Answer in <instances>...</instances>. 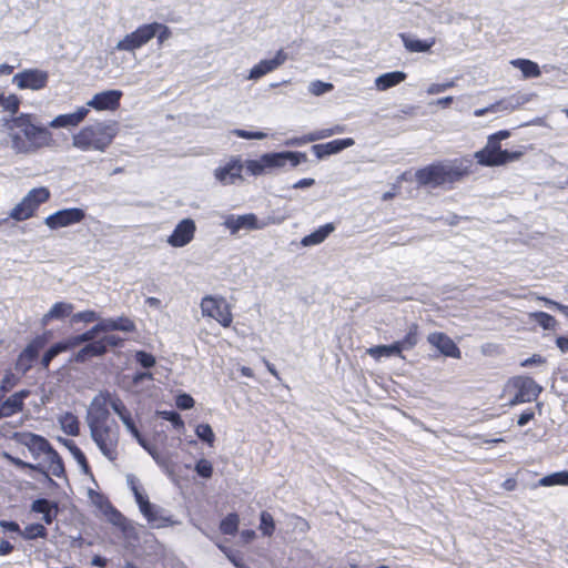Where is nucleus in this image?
Masks as SVG:
<instances>
[{
    "label": "nucleus",
    "instance_id": "nucleus-51",
    "mask_svg": "<svg viewBox=\"0 0 568 568\" xmlns=\"http://www.w3.org/2000/svg\"><path fill=\"white\" fill-rule=\"evenodd\" d=\"M257 226V219L254 214H246L239 216L234 224V230H240L243 227L246 229H255Z\"/></svg>",
    "mask_w": 568,
    "mask_h": 568
},
{
    "label": "nucleus",
    "instance_id": "nucleus-28",
    "mask_svg": "<svg viewBox=\"0 0 568 568\" xmlns=\"http://www.w3.org/2000/svg\"><path fill=\"white\" fill-rule=\"evenodd\" d=\"M73 304L67 302H57L41 320L42 325H48L53 320H63L72 315Z\"/></svg>",
    "mask_w": 568,
    "mask_h": 568
},
{
    "label": "nucleus",
    "instance_id": "nucleus-14",
    "mask_svg": "<svg viewBox=\"0 0 568 568\" xmlns=\"http://www.w3.org/2000/svg\"><path fill=\"white\" fill-rule=\"evenodd\" d=\"M110 393H101L95 396L88 412L89 428L109 424L110 412L108 409Z\"/></svg>",
    "mask_w": 568,
    "mask_h": 568
},
{
    "label": "nucleus",
    "instance_id": "nucleus-2",
    "mask_svg": "<svg viewBox=\"0 0 568 568\" xmlns=\"http://www.w3.org/2000/svg\"><path fill=\"white\" fill-rule=\"evenodd\" d=\"M119 132L115 121H95L72 135V145L81 151L105 152Z\"/></svg>",
    "mask_w": 568,
    "mask_h": 568
},
{
    "label": "nucleus",
    "instance_id": "nucleus-37",
    "mask_svg": "<svg viewBox=\"0 0 568 568\" xmlns=\"http://www.w3.org/2000/svg\"><path fill=\"white\" fill-rule=\"evenodd\" d=\"M62 430L69 436H78L80 434V423L75 415L65 413L60 417Z\"/></svg>",
    "mask_w": 568,
    "mask_h": 568
},
{
    "label": "nucleus",
    "instance_id": "nucleus-46",
    "mask_svg": "<svg viewBox=\"0 0 568 568\" xmlns=\"http://www.w3.org/2000/svg\"><path fill=\"white\" fill-rule=\"evenodd\" d=\"M196 436L203 442L207 443L210 446H213L215 440V435L213 433L212 427L209 424H200L195 428Z\"/></svg>",
    "mask_w": 568,
    "mask_h": 568
},
{
    "label": "nucleus",
    "instance_id": "nucleus-22",
    "mask_svg": "<svg viewBox=\"0 0 568 568\" xmlns=\"http://www.w3.org/2000/svg\"><path fill=\"white\" fill-rule=\"evenodd\" d=\"M109 405L112 407L115 414L121 418L128 430L139 440H141V434L135 425L131 412L126 408L124 403L119 396H112L110 394Z\"/></svg>",
    "mask_w": 568,
    "mask_h": 568
},
{
    "label": "nucleus",
    "instance_id": "nucleus-25",
    "mask_svg": "<svg viewBox=\"0 0 568 568\" xmlns=\"http://www.w3.org/2000/svg\"><path fill=\"white\" fill-rule=\"evenodd\" d=\"M287 59V54L284 50H278L273 59L262 60L256 65H254L251 70L250 78L258 79L268 72L274 71L281 64H283Z\"/></svg>",
    "mask_w": 568,
    "mask_h": 568
},
{
    "label": "nucleus",
    "instance_id": "nucleus-20",
    "mask_svg": "<svg viewBox=\"0 0 568 568\" xmlns=\"http://www.w3.org/2000/svg\"><path fill=\"white\" fill-rule=\"evenodd\" d=\"M345 132V126L342 124H335L331 128L316 130L310 133H306L302 136H296L290 139L286 144L292 146H300L304 145L306 143L315 142L318 140H323L329 136H333L335 134H341Z\"/></svg>",
    "mask_w": 568,
    "mask_h": 568
},
{
    "label": "nucleus",
    "instance_id": "nucleus-63",
    "mask_svg": "<svg viewBox=\"0 0 568 568\" xmlns=\"http://www.w3.org/2000/svg\"><path fill=\"white\" fill-rule=\"evenodd\" d=\"M81 338V335H74V336H70L69 338H67L65 341H62L61 344L65 346V352L69 351V349H72L79 345H81L83 343Z\"/></svg>",
    "mask_w": 568,
    "mask_h": 568
},
{
    "label": "nucleus",
    "instance_id": "nucleus-39",
    "mask_svg": "<svg viewBox=\"0 0 568 568\" xmlns=\"http://www.w3.org/2000/svg\"><path fill=\"white\" fill-rule=\"evenodd\" d=\"M20 536L26 540H33L38 538H45L48 536V530L42 524H30L21 529Z\"/></svg>",
    "mask_w": 568,
    "mask_h": 568
},
{
    "label": "nucleus",
    "instance_id": "nucleus-24",
    "mask_svg": "<svg viewBox=\"0 0 568 568\" xmlns=\"http://www.w3.org/2000/svg\"><path fill=\"white\" fill-rule=\"evenodd\" d=\"M90 109L88 106H80L73 113L60 114L55 116L50 125L52 128H75L82 123L88 116Z\"/></svg>",
    "mask_w": 568,
    "mask_h": 568
},
{
    "label": "nucleus",
    "instance_id": "nucleus-44",
    "mask_svg": "<svg viewBox=\"0 0 568 568\" xmlns=\"http://www.w3.org/2000/svg\"><path fill=\"white\" fill-rule=\"evenodd\" d=\"M0 105L3 106V109L11 114H16L19 111L20 108V100L16 94H10L6 97L4 94L0 93Z\"/></svg>",
    "mask_w": 568,
    "mask_h": 568
},
{
    "label": "nucleus",
    "instance_id": "nucleus-38",
    "mask_svg": "<svg viewBox=\"0 0 568 568\" xmlns=\"http://www.w3.org/2000/svg\"><path fill=\"white\" fill-rule=\"evenodd\" d=\"M530 321L537 323L544 329L555 331L557 326V320L542 311L534 312L529 314Z\"/></svg>",
    "mask_w": 568,
    "mask_h": 568
},
{
    "label": "nucleus",
    "instance_id": "nucleus-33",
    "mask_svg": "<svg viewBox=\"0 0 568 568\" xmlns=\"http://www.w3.org/2000/svg\"><path fill=\"white\" fill-rule=\"evenodd\" d=\"M335 230L333 223H326L320 226L317 230L306 235L302 240V244L305 246L316 245L325 241V239Z\"/></svg>",
    "mask_w": 568,
    "mask_h": 568
},
{
    "label": "nucleus",
    "instance_id": "nucleus-15",
    "mask_svg": "<svg viewBox=\"0 0 568 568\" xmlns=\"http://www.w3.org/2000/svg\"><path fill=\"white\" fill-rule=\"evenodd\" d=\"M244 164L239 156H232L225 164L214 170L215 180L222 185H231L242 181Z\"/></svg>",
    "mask_w": 568,
    "mask_h": 568
},
{
    "label": "nucleus",
    "instance_id": "nucleus-6",
    "mask_svg": "<svg viewBox=\"0 0 568 568\" xmlns=\"http://www.w3.org/2000/svg\"><path fill=\"white\" fill-rule=\"evenodd\" d=\"M505 392L514 393V396L509 400V405L516 406L535 400L542 392V387L531 377L518 375L508 379Z\"/></svg>",
    "mask_w": 568,
    "mask_h": 568
},
{
    "label": "nucleus",
    "instance_id": "nucleus-31",
    "mask_svg": "<svg viewBox=\"0 0 568 568\" xmlns=\"http://www.w3.org/2000/svg\"><path fill=\"white\" fill-rule=\"evenodd\" d=\"M400 38L405 49L409 52H427L436 43L435 38H430L428 40H419L413 39L405 33H402Z\"/></svg>",
    "mask_w": 568,
    "mask_h": 568
},
{
    "label": "nucleus",
    "instance_id": "nucleus-10",
    "mask_svg": "<svg viewBox=\"0 0 568 568\" xmlns=\"http://www.w3.org/2000/svg\"><path fill=\"white\" fill-rule=\"evenodd\" d=\"M50 335V332H44L43 334L37 335L34 338L31 339V342L18 355V358L14 363V368L17 372L26 374L28 371L31 369L33 363L37 361L39 356V352L49 342Z\"/></svg>",
    "mask_w": 568,
    "mask_h": 568
},
{
    "label": "nucleus",
    "instance_id": "nucleus-55",
    "mask_svg": "<svg viewBox=\"0 0 568 568\" xmlns=\"http://www.w3.org/2000/svg\"><path fill=\"white\" fill-rule=\"evenodd\" d=\"M64 444L81 465H88L85 455L72 440H64Z\"/></svg>",
    "mask_w": 568,
    "mask_h": 568
},
{
    "label": "nucleus",
    "instance_id": "nucleus-30",
    "mask_svg": "<svg viewBox=\"0 0 568 568\" xmlns=\"http://www.w3.org/2000/svg\"><path fill=\"white\" fill-rule=\"evenodd\" d=\"M406 78H407V74L403 71L387 72V73L379 75L375 80V85H376L377 90L385 91L393 87L398 85L399 83L405 81Z\"/></svg>",
    "mask_w": 568,
    "mask_h": 568
},
{
    "label": "nucleus",
    "instance_id": "nucleus-8",
    "mask_svg": "<svg viewBox=\"0 0 568 568\" xmlns=\"http://www.w3.org/2000/svg\"><path fill=\"white\" fill-rule=\"evenodd\" d=\"M91 437L101 453L111 462L118 459L119 429L108 425L90 428Z\"/></svg>",
    "mask_w": 568,
    "mask_h": 568
},
{
    "label": "nucleus",
    "instance_id": "nucleus-3",
    "mask_svg": "<svg viewBox=\"0 0 568 568\" xmlns=\"http://www.w3.org/2000/svg\"><path fill=\"white\" fill-rule=\"evenodd\" d=\"M11 122V128L20 129L27 139V141L23 140L19 134L12 135V145L17 151L29 152L52 144V133L45 126L34 124L31 114L21 113Z\"/></svg>",
    "mask_w": 568,
    "mask_h": 568
},
{
    "label": "nucleus",
    "instance_id": "nucleus-16",
    "mask_svg": "<svg viewBox=\"0 0 568 568\" xmlns=\"http://www.w3.org/2000/svg\"><path fill=\"white\" fill-rule=\"evenodd\" d=\"M149 23L140 26L133 32L126 34L122 40H120L115 49L119 51H129L133 52L136 49L145 45L150 40H152L153 31L149 29Z\"/></svg>",
    "mask_w": 568,
    "mask_h": 568
},
{
    "label": "nucleus",
    "instance_id": "nucleus-35",
    "mask_svg": "<svg viewBox=\"0 0 568 568\" xmlns=\"http://www.w3.org/2000/svg\"><path fill=\"white\" fill-rule=\"evenodd\" d=\"M366 353L374 359L379 361L382 357L399 356L403 355L399 352V347L394 342L390 345H376L366 349Z\"/></svg>",
    "mask_w": 568,
    "mask_h": 568
},
{
    "label": "nucleus",
    "instance_id": "nucleus-1",
    "mask_svg": "<svg viewBox=\"0 0 568 568\" xmlns=\"http://www.w3.org/2000/svg\"><path fill=\"white\" fill-rule=\"evenodd\" d=\"M471 168L473 163L467 159H456L449 163L436 161L418 169L415 180L419 186L452 190L456 183L473 173Z\"/></svg>",
    "mask_w": 568,
    "mask_h": 568
},
{
    "label": "nucleus",
    "instance_id": "nucleus-50",
    "mask_svg": "<svg viewBox=\"0 0 568 568\" xmlns=\"http://www.w3.org/2000/svg\"><path fill=\"white\" fill-rule=\"evenodd\" d=\"M195 471L202 478H211L213 475V465L210 460L201 458L195 464Z\"/></svg>",
    "mask_w": 568,
    "mask_h": 568
},
{
    "label": "nucleus",
    "instance_id": "nucleus-17",
    "mask_svg": "<svg viewBox=\"0 0 568 568\" xmlns=\"http://www.w3.org/2000/svg\"><path fill=\"white\" fill-rule=\"evenodd\" d=\"M123 93L120 90L99 92L88 101L87 106L97 111H115L120 108Z\"/></svg>",
    "mask_w": 568,
    "mask_h": 568
},
{
    "label": "nucleus",
    "instance_id": "nucleus-4",
    "mask_svg": "<svg viewBox=\"0 0 568 568\" xmlns=\"http://www.w3.org/2000/svg\"><path fill=\"white\" fill-rule=\"evenodd\" d=\"M12 439L26 446L36 459L41 455H47L52 475L60 477L64 474L63 460L47 438L31 432H16Z\"/></svg>",
    "mask_w": 568,
    "mask_h": 568
},
{
    "label": "nucleus",
    "instance_id": "nucleus-34",
    "mask_svg": "<svg viewBox=\"0 0 568 568\" xmlns=\"http://www.w3.org/2000/svg\"><path fill=\"white\" fill-rule=\"evenodd\" d=\"M419 341V325L417 323H412L408 327L407 333L400 341H396V345L399 347L400 354L403 351L413 349Z\"/></svg>",
    "mask_w": 568,
    "mask_h": 568
},
{
    "label": "nucleus",
    "instance_id": "nucleus-45",
    "mask_svg": "<svg viewBox=\"0 0 568 568\" xmlns=\"http://www.w3.org/2000/svg\"><path fill=\"white\" fill-rule=\"evenodd\" d=\"M245 168L251 175L258 176L266 173L267 165L264 164L263 155L258 160H247Z\"/></svg>",
    "mask_w": 568,
    "mask_h": 568
},
{
    "label": "nucleus",
    "instance_id": "nucleus-21",
    "mask_svg": "<svg viewBox=\"0 0 568 568\" xmlns=\"http://www.w3.org/2000/svg\"><path fill=\"white\" fill-rule=\"evenodd\" d=\"M354 144L355 141L352 138L336 139L326 143L314 144L312 146V152L318 160H321L326 156L337 154Z\"/></svg>",
    "mask_w": 568,
    "mask_h": 568
},
{
    "label": "nucleus",
    "instance_id": "nucleus-36",
    "mask_svg": "<svg viewBox=\"0 0 568 568\" xmlns=\"http://www.w3.org/2000/svg\"><path fill=\"white\" fill-rule=\"evenodd\" d=\"M103 325H105V331H123V332H133L135 329V324L132 320L128 317H118L102 321Z\"/></svg>",
    "mask_w": 568,
    "mask_h": 568
},
{
    "label": "nucleus",
    "instance_id": "nucleus-19",
    "mask_svg": "<svg viewBox=\"0 0 568 568\" xmlns=\"http://www.w3.org/2000/svg\"><path fill=\"white\" fill-rule=\"evenodd\" d=\"M427 342L438 349L440 354L446 357L459 359L462 358V351L457 344L443 332H433L427 336Z\"/></svg>",
    "mask_w": 568,
    "mask_h": 568
},
{
    "label": "nucleus",
    "instance_id": "nucleus-29",
    "mask_svg": "<svg viewBox=\"0 0 568 568\" xmlns=\"http://www.w3.org/2000/svg\"><path fill=\"white\" fill-rule=\"evenodd\" d=\"M104 354H105V347L102 344V342H100V339H98V341L88 343L82 348H80L74 355V361L78 363H84L90 358L102 356Z\"/></svg>",
    "mask_w": 568,
    "mask_h": 568
},
{
    "label": "nucleus",
    "instance_id": "nucleus-18",
    "mask_svg": "<svg viewBox=\"0 0 568 568\" xmlns=\"http://www.w3.org/2000/svg\"><path fill=\"white\" fill-rule=\"evenodd\" d=\"M195 231V222L192 219H184L176 224L168 237V243L173 247H183L194 239Z\"/></svg>",
    "mask_w": 568,
    "mask_h": 568
},
{
    "label": "nucleus",
    "instance_id": "nucleus-41",
    "mask_svg": "<svg viewBox=\"0 0 568 568\" xmlns=\"http://www.w3.org/2000/svg\"><path fill=\"white\" fill-rule=\"evenodd\" d=\"M240 517L236 513L229 514L220 523V530L223 535H235L239 530Z\"/></svg>",
    "mask_w": 568,
    "mask_h": 568
},
{
    "label": "nucleus",
    "instance_id": "nucleus-43",
    "mask_svg": "<svg viewBox=\"0 0 568 568\" xmlns=\"http://www.w3.org/2000/svg\"><path fill=\"white\" fill-rule=\"evenodd\" d=\"M149 26H151L149 29L153 31L152 39L156 37L159 45H162L172 36L170 28L163 23L152 22Z\"/></svg>",
    "mask_w": 568,
    "mask_h": 568
},
{
    "label": "nucleus",
    "instance_id": "nucleus-57",
    "mask_svg": "<svg viewBox=\"0 0 568 568\" xmlns=\"http://www.w3.org/2000/svg\"><path fill=\"white\" fill-rule=\"evenodd\" d=\"M454 87H455L454 80H449L444 83H433L428 87L427 93L428 94H438V93H442V92H444L450 88H454Z\"/></svg>",
    "mask_w": 568,
    "mask_h": 568
},
{
    "label": "nucleus",
    "instance_id": "nucleus-61",
    "mask_svg": "<svg viewBox=\"0 0 568 568\" xmlns=\"http://www.w3.org/2000/svg\"><path fill=\"white\" fill-rule=\"evenodd\" d=\"M333 89V84L322 82V81H315L312 83V92L316 95L323 94L329 90Z\"/></svg>",
    "mask_w": 568,
    "mask_h": 568
},
{
    "label": "nucleus",
    "instance_id": "nucleus-59",
    "mask_svg": "<svg viewBox=\"0 0 568 568\" xmlns=\"http://www.w3.org/2000/svg\"><path fill=\"white\" fill-rule=\"evenodd\" d=\"M100 342H102V344L104 345L105 347V353L108 352V348L109 347H118V346H121L122 343H123V338H121L120 336L118 335H106L102 338H100Z\"/></svg>",
    "mask_w": 568,
    "mask_h": 568
},
{
    "label": "nucleus",
    "instance_id": "nucleus-54",
    "mask_svg": "<svg viewBox=\"0 0 568 568\" xmlns=\"http://www.w3.org/2000/svg\"><path fill=\"white\" fill-rule=\"evenodd\" d=\"M135 358H136L138 363L144 368H150V367L154 366V364H155L154 356L144 351L136 352Z\"/></svg>",
    "mask_w": 568,
    "mask_h": 568
},
{
    "label": "nucleus",
    "instance_id": "nucleus-9",
    "mask_svg": "<svg viewBox=\"0 0 568 568\" xmlns=\"http://www.w3.org/2000/svg\"><path fill=\"white\" fill-rule=\"evenodd\" d=\"M202 315L215 320L223 327H230L233 322L231 306L224 297L206 295L201 301Z\"/></svg>",
    "mask_w": 568,
    "mask_h": 568
},
{
    "label": "nucleus",
    "instance_id": "nucleus-32",
    "mask_svg": "<svg viewBox=\"0 0 568 568\" xmlns=\"http://www.w3.org/2000/svg\"><path fill=\"white\" fill-rule=\"evenodd\" d=\"M510 64L519 69L525 79L538 78L541 74L538 63L529 59H514Z\"/></svg>",
    "mask_w": 568,
    "mask_h": 568
},
{
    "label": "nucleus",
    "instance_id": "nucleus-49",
    "mask_svg": "<svg viewBox=\"0 0 568 568\" xmlns=\"http://www.w3.org/2000/svg\"><path fill=\"white\" fill-rule=\"evenodd\" d=\"M99 318L97 312L87 310L71 315V323H93Z\"/></svg>",
    "mask_w": 568,
    "mask_h": 568
},
{
    "label": "nucleus",
    "instance_id": "nucleus-42",
    "mask_svg": "<svg viewBox=\"0 0 568 568\" xmlns=\"http://www.w3.org/2000/svg\"><path fill=\"white\" fill-rule=\"evenodd\" d=\"M539 486H555V485H561V486H568V474L567 471H558L550 474L548 476L542 477L539 483Z\"/></svg>",
    "mask_w": 568,
    "mask_h": 568
},
{
    "label": "nucleus",
    "instance_id": "nucleus-47",
    "mask_svg": "<svg viewBox=\"0 0 568 568\" xmlns=\"http://www.w3.org/2000/svg\"><path fill=\"white\" fill-rule=\"evenodd\" d=\"M4 459H7L11 465L20 468V469H30V470H37L42 471L41 467L39 465H34L31 463H27L18 457L12 456L9 453L3 454Z\"/></svg>",
    "mask_w": 568,
    "mask_h": 568
},
{
    "label": "nucleus",
    "instance_id": "nucleus-52",
    "mask_svg": "<svg viewBox=\"0 0 568 568\" xmlns=\"http://www.w3.org/2000/svg\"><path fill=\"white\" fill-rule=\"evenodd\" d=\"M233 134L237 138L246 140H262L266 138V133L262 131H247L244 129H235Z\"/></svg>",
    "mask_w": 568,
    "mask_h": 568
},
{
    "label": "nucleus",
    "instance_id": "nucleus-11",
    "mask_svg": "<svg viewBox=\"0 0 568 568\" xmlns=\"http://www.w3.org/2000/svg\"><path fill=\"white\" fill-rule=\"evenodd\" d=\"M263 161L268 170L282 169L287 165L290 168H296L307 161V155L304 152L297 151L271 152L263 154Z\"/></svg>",
    "mask_w": 568,
    "mask_h": 568
},
{
    "label": "nucleus",
    "instance_id": "nucleus-62",
    "mask_svg": "<svg viewBox=\"0 0 568 568\" xmlns=\"http://www.w3.org/2000/svg\"><path fill=\"white\" fill-rule=\"evenodd\" d=\"M535 417V412L531 408L525 409L517 419V425L523 427L527 425Z\"/></svg>",
    "mask_w": 568,
    "mask_h": 568
},
{
    "label": "nucleus",
    "instance_id": "nucleus-5",
    "mask_svg": "<svg viewBox=\"0 0 568 568\" xmlns=\"http://www.w3.org/2000/svg\"><path fill=\"white\" fill-rule=\"evenodd\" d=\"M525 154L524 150H503L501 144L487 138L486 145L475 152L474 158L481 166H501L509 162L519 160Z\"/></svg>",
    "mask_w": 568,
    "mask_h": 568
},
{
    "label": "nucleus",
    "instance_id": "nucleus-40",
    "mask_svg": "<svg viewBox=\"0 0 568 568\" xmlns=\"http://www.w3.org/2000/svg\"><path fill=\"white\" fill-rule=\"evenodd\" d=\"M258 529L264 537H272L275 532L276 525L271 513L263 510L260 515Z\"/></svg>",
    "mask_w": 568,
    "mask_h": 568
},
{
    "label": "nucleus",
    "instance_id": "nucleus-27",
    "mask_svg": "<svg viewBox=\"0 0 568 568\" xmlns=\"http://www.w3.org/2000/svg\"><path fill=\"white\" fill-rule=\"evenodd\" d=\"M31 510L42 514L44 524L51 525L57 517L58 506L45 498H39L32 503Z\"/></svg>",
    "mask_w": 568,
    "mask_h": 568
},
{
    "label": "nucleus",
    "instance_id": "nucleus-7",
    "mask_svg": "<svg viewBox=\"0 0 568 568\" xmlns=\"http://www.w3.org/2000/svg\"><path fill=\"white\" fill-rule=\"evenodd\" d=\"M50 190L45 186L34 187L11 210L10 217L14 221H26L32 217L41 204L49 201Z\"/></svg>",
    "mask_w": 568,
    "mask_h": 568
},
{
    "label": "nucleus",
    "instance_id": "nucleus-58",
    "mask_svg": "<svg viewBox=\"0 0 568 568\" xmlns=\"http://www.w3.org/2000/svg\"><path fill=\"white\" fill-rule=\"evenodd\" d=\"M19 383V377L12 372H7L1 381L2 389L10 392Z\"/></svg>",
    "mask_w": 568,
    "mask_h": 568
},
{
    "label": "nucleus",
    "instance_id": "nucleus-26",
    "mask_svg": "<svg viewBox=\"0 0 568 568\" xmlns=\"http://www.w3.org/2000/svg\"><path fill=\"white\" fill-rule=\"evenodd\" d=\"M30 395L31 392L29 389H21L2 402L0 407L1 412H3V417H10L22 412L24 408V399H27Z\"/></svg>",
    "mask_w": 568,
    "mask_h": 568
},
{
    "label": "nucleus",
    "instance_id": "nucleus-23",
    "mask_svg": "<svg viewBox=\"0 0 568 568\" xmlns=\"http://www.w3.org/2000/svg\"><path fill=\"white\" fill-rule=\"evenodd\" d=\"M130 485L131 490L135 497V501L138 503L143 516L151 524L158 523L161 519V517L159 516V511L155 508V506L149 501L148 496L141 491L140 487L134 483L133 479L130 481Z\"/></svg>",
    "mask_w": 568,
    "mask_h": 568
},
{
    "label": "nucleus",
    "instance_id": "nucleus-53",
    "mask_svg": "<svg viewBox=\"0 0 568 568\" xmlns=\"http://www.w3.org/2000/svg\"><path fill=\"white\" fill-rule=\"evenodd\" d=\"M100 332H106L105 331V325H103V322L98 323L97 325H94L90 329H88L84 333L80 334L81 335L80 339H82L83 343H87V342L91 343V342H93V339L97 336V334L100 333Z\"/></svg>",
    "mask_w": 568,
    "mask_h": 568
},
{
    "label": "nucleus",
    "instance_id": "nucleus-60",
    "mask_svg": "<svg viewBox=\"0 0 568 568\" xmlns=\"http://www.w3.org/2000/svg\"><path fill=\"white\" fill-rule=\"evenodd\" d=\"M175 403L180 409H190L194 406V399L189 394L179 395Z\"/></svg>",
    "mask_w": 568,
    "mask_h": 568
},
{
    "label": "nucleus",
    "instance_id": "nucleus-64",
    "mask_svg": "<svg viewBox=\"0 0 568 568\" xmlns=\"http://www.w3.org/2000/svg\"><path fill=\"white\" fill-rule=\"evenodd\" d=\"M0 527L7 531L17 532L19 535L21 531L19 524L12 520H0Z\"/></svg>",
    "mask_w": 568,
    "mask_h": 568
},
{
    "label": "nucleus",
    "instance_id": "nucleus-56",
    "mask_svg": "<svg viewBox=\"0 0 568 568\" xmlns=\"http://www.w3.org/2000/svg\"><path fill=\"white\" fill-rule=\"evenodd\" d=\"M219 548L226 555L229 560L236 567V568H247L245 564L243 562L242 558L235 554L232 549L219 546Z\"/></svg>",
    "mask_w": 568,
    "mask_h": 568
},
{
    "label": "nucleus",
    "instance_id": "nucleus-13",
    "mask_svg": "<svg viewBox=\"0 0 568 568\" xmlns=\"http://www.w3.org/2000/svg\"><path fill=\"white\" fill-rule=\"evenodd\" d=\"M85 217V212L80 207H70L60 210L45 217V224L51 230L67 227L82 222Z\"/></svg>",
    "mask_w": 568,
    "mask_h": 568
},
{
    "label": "nucleus",
    "instance_id": "nucleus-12",
    "mask_svg": "<svg viewBox=\"0 0 568 568\" xmlns=\"http://www.w3.org/2000/svg\"><path fill=\"white\" fill-rule=\"evenodd\" d=\"M49 74L40 69H27L13 75L12 82L20 89L39 91L48 85Z\"/></svg>",
    "mask_w": 568,
    "mask_h": 568
},
{
    "label": "nucleus",
    "instance_id": "nucleus-48",
    "mask_svg": "<svg viewBox=\"0 0 568 568\" xmlns=\"http://www.w3.org/2000/svg\"><path fill=\"white\" fill-rule=\"evenodd\" d=\"M159 415L163 419L171 422L175 429L181 430L184 428V422L179 413L174 410H162L159 412Z\"/></svg>",
    "mask_w": 568,
    "mask_h": 568
}]
</instances>
